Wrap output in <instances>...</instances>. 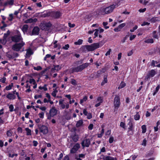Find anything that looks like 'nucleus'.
<instances>
[{
	"instance_id": "obj_1",
	"label": "nucleus",
	"mask_w": 160,
	"mask_h": 160,
	"mask_svg": "<svg viewBox=\"0 0 160 160\" xmlns=\"http://www.w3.org/2000/svg\"><path fill=\"white\" fill-rule=\"evenodd\" d=\"M119 5V2H118L117 4H113L106 8L103 7H101L99 9V13L103 15L109 14L112 12L113 9L116 7H118Z\"/></svg>"
},
{
	"instance_id": "obj_2",
	"label": "nucleus",
	"mask_w": 160,
	"mask_h": 160,
	"mask_svg": "<svg viewBox=\"0 0 160 160\" xmlns=\"http://www.w3.org/2000/svg\"><path fill=\"white\" fill-rule=\"evenodd\" d=\"M99 47V44L98 43H94L90 45H85L82 47L83 50L86 49L88 51H92Z\"/></svg>"
},
{
	"instance_id": "obj_3",
	"label": "nucleus",
	"mask_w": 160,
	"mask_h": 160,
	"mask_svg": "<svg viewBox=\"0 0 160 160\" xmlns=\"http://www.w3.org/2000/svg\"><path fill=\"white\" fill-rule=\"evenodd\" d=\"M113 103L114 106V112L117 113V110L121 104L120 97L119 95L115 96Z\"/></svg>"
},
{
	"instance_id": "obj_4",
	"label": "nucleus",
	"mask_w": 160,
	"mask_h": 160,
	"mask_svg": "<svg viewBox=\"0 0 160 160\" xmlns=\"http://www.w3.org/2000/svg\"><path fill=\"white\" fill-rule=\"evenodd\" d=\"M24 45L25 43L22 41L20 43H16L13 45L12 47V49L15 51L18 52L20 50Z\"/></svg>"
},
{
	"instance_id": "obj_5",
	"label": "nucleus",
	"mask_w": 160,
	"mask_h": 160,
	"mask_svg": "<svg viewBox=\"0 0 160 160\" xmlns=\"http://www.w3.org/2000/svg\"><path fill=\"white\" fill-rule=\"evenodd\" d=\"M22 39L20 33L19 32L18 35H16L12 38V40L13 42H18Z\"/></svg>"
},
{
	"instance_id": "obj_6",
	"label": "nucleus",
	"mask_w": 160,
	"mask_h": 160,
	"mask_svg": "<svg viewBox=\"0 0 160 160\" xmlns=\"http://www.w3.org/2000/svg\"><path fill=\"white\" fill-rule=\"evenodd\" d=\"M90 144V141L89 139H86L83 140L81 142V145L83 148L88 147Z\"/></svg>"
},
{
	"instance_id": "obj_7",
	"label": "nucleus",
	"mask_w": 160,
	"mask_h": 160,
	"mask_svg": "<svg viewBox=\"0 0 160 160\" xmlns=\"http://www.w3.org/2000/svg\"><path fill=\"white\" fill-rule=\"evenodd\" d=\"M80 148V146L79 144L78 143H76L70 150V152L71 153H76Z\"/></svg>"
},
{
	"instance_id": "obj_8",
	"label": "nucleus",
	"mask_w": 160,
	"mask_h": 160,
	"mask_svg": "<svg viewBox=\"0 0 160 160\" xmlns=\"http://www.w3.org/2000/svg\"><path fill=\"white\" fill-rule=\"evenodd\" d=\"M63 100H59V105L60 106V108L61 109H64L65 108L66 109L69 108V105L68 103H67L65 105V103L63 102Z\"/></svg>"
},
{
	"instance_id": "obj_9",
	"label": "nucleus",
	"mask_w": 160,
	"mask_h": 160,
	"mask_svg": "<svg viewBox=\"0 0 160 160\" xmlns=\"http://www.w3.org/2000/svg\"><path fill=\"white\" fill-rule=\"evenodd\" d=\"M129 127L128 128V134L132 135L133 133V125L131 120L128 123Z\"/></svg>"
},
{
	"instance_id": "obj_10",
	"label": "nucleus",
	"mask_w": 160,
	"mask_h": 160,
	"mask_svg": "<svg viewBox=\"0 0 160 160\" xmlns=\"http://www.w3.org/2000/svg\"><path fill=\"white\" fill-rule=\"evenodd\" d=\"M39 129L40 132H42L44 134H46L48 132V128L45 126H42Z\"/></svg>"
},
{
	"instance_id": "obj_11",
	"label": "nucleus",
	"mask_w": 160,
	"mask_h": 160,
	"mask_svg": "<svg viewBox=\"0 0 160 160\" xmlns=\"http://www.w3.org/2000/svg\"><path fill=\"white\" fill-rule=\"evenodd\" d=\"M16 91H13V93L9 92L6 96L7 98L10 100H13L16 98V96L15 95Z\"/></svg>"
},
{
	"instance_id": "obj_12",
	"label": "nucleus",
	"mask_w": 160,
	"mask_h": 160,
	"mask_svg": "<svg viewBox=\"0 0 160 160\" xmlns=\"http://www.w3.org/2000/svg\"><path fill=\"white\" fill-rule=\"evenodd\" d=\"M51 26V24L50 22H45L42 24L41 27L42 29L45 30L48 29V28Z\"/></svg>"
},
{
	"instance_id": "obj_13",
	"label": "nucleus",
	"mask_w": 160,
	"mask_h": 160,
	"mask_svg": "<svg viewBox=\"0 0 160 160\" xmlns=\"http://www.w3.org/2000/svg\"><path fill=\"white\" fill-rule=\"evenodd\" d=\"M26 83L29 82L30 84L33 85V88L35 89L37 87V84L35 80L33 78H30L29 81H27Z\"/></svg>"
},
{
	"instance_id": "obj_14",
	"label": "nucleus",
	"mask_w": 160,
	"mask_h": 160,
	"mask_svg": "<svg viewBox=\"0 0 160 160\" xmlns=\"http://www.w3.org/2000/svg\"><path fill=\"white\" fill-rule=\"evenodd\" d=\"M126 25L125 23H122L119 25L117 27L115 28L114 30L115 32H118L121 31V29Z\"/></svg>"
},
{
	"instance_id": "obj_15",
	"label": "nucleus",
	"mask_w": 160,
	"mask_h": 160,
	"mask_svg": "<svg viewBox=\"0 0 160 160\" xmlns=\"http://www.w3.org/2000/svg\"><path fill=\"white\" fill-rule=\"evenodd\" d=\"M49 112L50 116L53 117L57 114V111L54 108H53L50 110Z\"/></svg>"
},
{
	"instance_id": "obj_16",
	"label": "nucleus",
	"mask_w": 160,
	"mask_h": 160,
	"mask_svg": "<svg viewBox=\"0 0 160 160\" xmlns=\"http://www.w3.org/2000/svg\"><path fill=\"white\" fill-rule=\"evenodd\" d=\"M81 71L79 66L75 68H72L70 70V72L71 73H73L75 72H78Z\"/></svg>"
},
{
	"instance_id": "obj_17",
	"label": "nucleus",
	"mask_w": 160,
	"mask_h": 160,
	"mask_svg": "<svg viewBox=\"0 0 160 160\" xmlns=\"http://www.w3.org/2000/svg\"><path fill=\"white\" fill-rule=\"evenodd\" d=\"M103 160H117L116 158H113L109 156H102Z\"/></svg>"
},
{
	"instance_id": "obj_18",
	"label": "nucleus",
	"mask_w": 160,
	"mask_h": 160,
	"mask_svg": "<svg viewBox=\"0 0 160 160\" xmlns=\"http://www.w3.org/2000/svg\"><path fill=\"white\" fill-rule=\"evenodd\" d=\"M39 28L37 27H36L34 28L32 30V34L33 35H38L39 33Z\"/></svg>"
},
{
	"instance_id": "obj_19",
	"label": "nucleus",
	"mask_w": 160,
	"mask_h": 160,
	"mask_svg": "<svg viewBox=\"0 0 160 160\" xmlns=\"http://www.w3.org/2000/svg\"><path fill=\"white\" fill-rule=\"evenodd\" d=\"M49 14L47 13L46 12H44L43 13L40 12L38 13V16L39 17H45L47 16H49Z\"/></svg>"
},
{
	"instance_id": "obj_20",
	"label": "nucleus",
	"mask_w": 160,
	"mask_h": 160,
	"mask_svg": "<svg viewBox=\"0 0 160 160\" xmlns=\"http://www.w3.org/2000/svg\"><path fill=\"white\" fill-rule=\"evenodd\" d=\"M89 65V63H85L79 66L81 71L83 70L86 68H87Z\"/></svg>"
},
{
	"instance_id": "obj_21",
	"label": "nucleus",
	"mask_w": 160,
	"mask_h": 160,
	"mask_svg": "<svg viewBox=\"0 0 160 160\" xmlns=\"http://www.w3.org/2000/svg\"><path fill=\"white\" fill-rule=\"evenodd\" d=\"M38 19L37 18H34L32 19V18H29L25 21V22L28 23H31L32 22H35L37 21Z\"/></svg>"
},
{
	"instance_id": "obj_22",
	"label": "nucleus",
	"mask_w": 160,
	"mask_h": 160,
	"mask_svg": "<svg viewBox=\"0 0 160 160\" xmlns=\"http://www.w3.org/2000/svg\"><path fill=\"white\" fill-rule=\"evenodd\" d=\"M28 28V26L27 25H25L22 27V30L24 34L27 32Z\"/></svg>"
},
{
	"instance_id": "obj_23",
	"label": "nucleus",
	"mask_w": 160,
	"mask_h": 160,
	"mask_svg": "<svg viewBox=\"0 0 160 160\" xmlns=\"http://www.w3.org/2000/svg\"><path fill=\"white\" fill-rule=\"evenodd\" d=\"M32 54V50L31 49H29L27 50L26 56L27 57H29L30 55Z\"/></svg>"
},
{
	"instance_id": "obj_24",
	"label": "nucleus",
	"mask_w": 160,
	"mask_h": 160,
	"mask_svg": "<svg viewBox=\"0 0 160 160\" xmlns=\"http://www.w3.org/2000/svg\"><path fill=\"white\" fill-rule=\"evenodd\" d=\"M160 88V86L159 85H158L156 87L155 90L154 91L152 94L153 96H155L158 92Z\"/></svg>"
},
{
	"instance_id": "obj_25",
	"label": "nucleus",
	"mask_w": 160,
	"mask_h": 160,
	"mask_svg": "<svg viewBox=\"0 0 160 160\" xmlns=\"http://www.w3.org/2000/svg\"><path fill=\"white\" fill-rule=\"evenodd\" d=\"M134 119L136 120H138L140 118V116L139 114V112H136V114L134 116Z\"/></svg>"
},
{
	"instance_id": "obj_26",
	"label": "nucleus",
	"mask_w": 160,
	"mask_h": 160,
	"mask_svg": "<svg viewBox=\"0 0 160 160\" xmlns=\"http://www.w3.org/2000/svg\"><path fill=\"white\" fill-rule=\"evenodd\" d=\"M155 71L153 70H152L149 72L148 75L151 77H153L155 75Z\"/></svg>"
},
{
	"instance_id": "obj_27",
	"label": "nucleus",
	"mask_w": 160,
	"mask_h": 160,
	"mask_svg": "<svg viewBox=\"0 0 160 160\" xmlns=\"http://www.w3.org/2000/svg\"><path fill=\"white\" fill-rule=\"evenodd\" d=\"M83 123L82 120H80L77 122L76 124V127H79L82 125Z\"/></svg>"
},
{
	"instance_id": "obj_28",
	"label": "nucleus",
	"mask_w": 160,
	"mask_h": 160,
	"mask_svg": "<svg viewBox=\"0 0 160 160\" xmlns=\"http://www.w3.org/2000/svg\"><path fill=\"white\" fill-rule=\"evenodd\" d=\"M13 83H12L10 84L7 86L6 87L5 89L7 91L10 90L12 89V87H13Z\"/></svg>"
},
{
	"instance_id": "obj_29",
	"label": "nucleus",
	"mask_w": 160,
	"mask_h": 160,
	"mask_svg": "<svg viewBox=\"0 0 160 160\" xmlns=\"http://www.w3.org/2000/svg\"><path fill=\"white\" fill-rule=\"evenodd\" d=\"M53 90V91L52 93V95L54 97H55L57 93L58 92V91L57 90V88H54Z\"/></svg>"
},
{
	"instance_id": "obj_30",
	"label": "nucleus",
	"mask_w": 160,
	"mask_h": 160,
	"mask_svg": "<svg viewBox=\"0 0 160 160\" xmlns=\"http://www.w3.org/2000/svg\"><path fill=\"white\" fill-rule=\"evenodd\" d=\"M25 130L26 132L27 135L28 136L31 135V131L28 128H25Z\"/></svg>"
},
{
	"instance_id": "obj_31",
	"label": "nucleus",
	"mask_w": 160,
	"mask_h": 160,
	"mask_svg": "<svg viewBox=\"0 0 160 160\" xmlns=\"http://www.w3.org/2000/svg\"><path fill=\"white\" fill-rule=\"evenodd\" d=\"M108 82L107 78V76H104V80L101 83V85L102 86Z\"/></svg>"
},
{
	"instance_id": "obj_32",
	"label": "nucleus",
	"mask_w": 160,
	"mask_h": 160,
	"mask_svg": "<svg viewBox=\"0 0 160 160\" xmlns=\"http://www.w3.org/2000/svg\"><path fill=\"white\" fill-rule=\"evenodd\" d=\"M126 86V83L124 82H122L118 87V89H120Z\"/></svg>"
},
{
	"instance_id": "obj_33",
	"label": "nucleus",
	"mask_w": 160,
	"mask_h": 160,
	"mask_svg": "<svg viewBox=\"0 0 160 160\" xmlns=\"http://www.w3.org/2000/svg\"><path fill=\"white\" fill-rule=\"evenodd\" d=\"M39 89L40 90L43 89L44 91H46L48 90V88H47V85L46 84H45L43 87H39Z\"/></svg>"
},
{
	"instance_id": "obj_34",
	"label": "nucleus",
	"mask_w": 160,
	"mask_h": 160,
	"mask_svg": "<svg viewBox=\"0 0 160 160\" xmlns=\"http://www.w3.org/2000/svg\"><path fill=\"white\" fill-rule=\"evenodd\" d=\"M7 42V39H5L3 38L2 39H0V44H2V45H4L6 44Z\"/></svg>"
},
{
	"instance_id": "obj_35",
	"label": "nucleus",
	"mask_w": 160,
	"mask_h": 160,
	"mask_svg": "<svg viewBox=\"0 0 160 160\" xmlns=\"http://www.w3.org/2000/svg\"><path fill=\"white\" fill-rule=\"evenodd\" d=\"M83 42V40L81 39L78 40L77 42H75L74 44L75 45H81L82 44Z\"/></svg>"
},
{
	"instance_id": "obj_36",
	"label": "nucleus",
	"mask_w": 160,
	"mask_h": 160,
	"mask_svg": "<svg viewBox=\"0 0 160 160\" xmlns=\"http://www.w3.org/2000/svg\"><path fill=\"white\" fill-rule=\"evenodd\" d=\"M87 97L86 96H84L82 99L80 100V103L81 104H82V103L86 101V100H87Z\"/></svg>"
},
{
	"instance_id": "obj_37",
	"label": "nucleus",
	"mask_w": 160,
	"mask_h": 160,
	"mask_svg": "<svg viewBox=\"0 0 160 160\" xmlns=\"http://www.w3.org/2000/svg\"><path fill=\"white\" fill-rule=\"evenodd\" d=\"M103 102L102 98L101 97H98L97 98V99L96 102H100L102 103Z\"/></svg>"
},
{
	"instance_id": "obj_38",
	"label": "nucleus",
	"mask_w": 160,
	"mask_h": 160,
	"mask_svg": "<svg viewBox=\"0 0 160 160\" xmlns=\"http://www.w3.org/2000/svg\"><path fill=\"white\" fill-rule=\"evenodd\" d=\"M51 57V54H47L45 57L44 58V60L45 61L48 60L49 58H50Z\"/></svg>"
},
{
	"instance_id": "obj_39",
	"label": "nucleus",
	"mask_w": 160,
	"mask_h": 160,
	"mask_svg": "<svg viewBox=\"0 0 160 160\" xmlns=\"http://www.w3.org/2000/svg\"><path fill=\"white\" fill-rule=\"evenodd\" d=\"M44 112H41L39 113L38 114V116L39 118L42 119L44 118Z\"/></svg>"
},
{
	"instance_id": "obj_40",
	"label": "nucleus",
	"mask_w": 160,
	"mask_h": 160,
	"mask_svg": "<svg viewBox=\"0 0 160 160\" xmlns=\"http://www.w3.org/2000/svg\"><path fill=\"white\" fill-rule=\"evenodd\" d=\"M142 133H145L146 131V128L145 125H143L142 126Z\"/></svg>"
},
{
	"instance_id": "obj_41",
	"label": "nucleus",
	"mask_w": 160,
	"mask_h": 160,
	"mask_svg": "<svg viewBox=\"0 0 160 160\" xmlns=\"http://www.w3.org/2000/svg\"><path fill=\"white\" fill-rule=\"evenodd\" d=\"M152 37L158 39V36L157 35V32L155 31H154L152 33Z\"/></svg>"
},
{
	"instance_id": "obj_42",
	"label": "nucleus",
	"mask_w": 160,
	"mask_h": 160,
	"mask_svg": "<svg viewBox=\"0 0 160 160\" xmlns=\"http://www.w3.org/2000/svg\"><path fill=\"white\" fill-rule=\"evenodd\" d=\"M61 15V13L60 12H55V17L56 18H58Z\"/></svg>"
},
{
	"instance_id": "obj_43",
	"label": "nucleus",
	"mask_w": 160,
	"mask_h": 160,
	"mask_svg": "<svg viewBox=\"0 0 160 160\" xmlns=\"http://www.w3.org/2000/svg\"><path fill=\"white\" fill-rule=\"evenodd\" d=\"M145 42L148 43H153V39H149L145 41Z\"/></svg>"
},
{
	"instance_id": "obj_44",
	"label": "nucleus",
	"mask_w": 160,
	"mask_h": 160,
	"mask_svg": "<svg viewBox=\"0 0 160 160\" xmlns=\"http://www.w3.org/2000/svg\"><path fill=\"white\" fill-rule=\"evenodd\" d=\"M13 0H8L7 2V4L12 5L13 4Z\"/></svg>"
},
{
	"instance_id": "obj_45",
	"label": "nucleus",
	"mask_w": 160,
	"mask_h": 160,
	"mask_svg": "<svg viewBox=\"0 0 160 160\" xmlns=\"http://www.w3.org/2000/svg\"><path fill=\"white\" fill-rule=\"evenodd\" d=\"M71 82L73 85H76L77 84L76 81L72 78L71 79Z\"/></svg>"
},
{
	"instance_id": "obj_46",
	"label": "nucleus",
	"mask_w": 160,
	"mask_h": 160,
	"mask_svg": "<svg viewBox=\"0 0 160 160\" xmlns=\"http://www.w3.org/2000/svg\"><path fill=\"white\" fill-rule=\"evenodd\" d=\"M78 139V137L77 136H75L72 138V140L74 142H77Z\"/></svg>"
},
{
	"instance_id": "obj_47",
	"label": "nucleus",
	"mask_w": 160,
	"mask_h": 160,
	"mask_svg": "<svg viewBox=\"0 0 160 160\" xmlns=\"http://www.w3.org/2000/svg\"><path fill=\"white\" fill-rule=\"evenodd\" d=\"M138 157V155L133 154L130 156V157L132 158V159L133 160H135Z\"/></svg>"
},
{
	"instance_id": "obj_48",
	"label": "nucleus",
	"mask_w": 160,
	"mask_h": 160,
	"mask_svg": "<svg viewBox=\"0 0 160 160\" xmlns=\"http://www.w3.org/2000/svg\"><path fill=\"white\" fill-rule=\"evenodd\" d=\"M33 69L37 71H39L42 69V67L40 66H38L37 67H34Z\"/></svg>"
},
{
	"instance_id": "obj_49",
	"label": "nucleus",
	"mask_w": 160,
	"mask_h": 160,
	"mask_svg": "<svg viewBox=\"0 0 160 160\" xmlns=\"http://www.w3.org/2000/svg\"><path fill=\"white\" fill-rule=\"evenodd\" d=\"M6 78L5 77H3L0 79V82L2 83H5L6 81Z\"/></svg>"
},
{
	"instance_id": "obj_50",
	"label": "nucleus",
	"mask_w": 160,
	"mask_h": 160,
	"mask_svg": "<svg viewBox=\"0 0 160 160\" xmlns=\"http://www.w3.org/2000/svg\"><path fill=\"white\" fill-rule=\"evenodd\" d=\"M95 32L94 33V38H96V37H97L98 36V32L99 30L98 29H95Z\"/></svg>"
},
{
	"instance_id": "obj_51",
	"label": "nucleus",
	"mask_w": 160,
	"mask_h": 160,
	"mask_svg": "<svg viewBox=\"0 0 160 160\" xmlns=\"http://www.w3.org/2000/svg\"><path fill=\"white\" fill-rule=\"evenodd\" d=\"M9 111L12 112L13 111L14 107L12 104H10L9 107Z\"/></svg>"
},
{
	"instance_id": "obj_52",
	"label": "nucleus",
	"mask_w": 160,
	"mask_h": 160,
	"mask_svg": "<svg viewBox=\"0 0 160 160\" xmlns=\"http://www.w3.org/2000/svg\"><path fill=\"white\" fill-rule=\"evenodd\" d=\"M9 34V31H8L7 32V33H5L4 34L3 38L4 39H6L7 38V37H8V36Z\"/></svg>"
},
{
	"instance_id": "obj_53",
	"label": "nucleus",
	"mask_w": 160,
	"mask_h": 160,
	"mask_svg": "<svg viewBox=\"0 0 160 160\" xmlns=\"http://www.w3.org/2000/svg\"><path fill=\"white\" fill-rule=\"evenodd\" d=\"M120 126L123 128H125V123L123 122H121L120 124Z\"/></svg>"
},
{
	"instance_id": "obj_54",
	"label": "nucleus",
	"mask_w": 160,
	"mask_h": 160,
	"mask_svg": "<svg viewBox=\"0 0 160 160\" xmlns=\"http://www.w3.org/2000/svg\"><path fill=\"white\" fill-rule=\"evenodd\" d=\"M69 47V46L68 44H66L63 46L62 48L65 50H67Z\"/></svg>"
},
{
	"instance_id": "obj_55",
	"label": "nucleus",
	"mask_w": 160,
	"mask_h": 160,
	"mask_svg": "<svg viewBox=\"0 0 160 160\" xmlns=\"http://www.w3.org/2000/svg\"><path fill=\"white\" fill-rule=\"evenodd\" d=\"M136 37V35H131L130 37V40L131 41L132 40L134 39Z\"/></svg>"
},
{
	"instance_id": "obj_56",
	"label": "nucleus",
	"mask_w": 160,
	"mask_h": 160,
	"mask_svg": "<svg viewBox=\"0 0 160 160\" xmlns=\"http://www.w3.org/2000/svg\"><path fill=\"white\" fill-rule=\"evenodd\" d=\"M86 116H87V118L88 119H90L92 118V115L90 113H88Z\"/></svg>"
},
{
	"instance_id": "obj_57",
	"label": "nucleus",
	"mask_w": 160,
	"mask_h": 160,
	"mask_svg": "<svg viewBox=\"0 0 160 160\" xmlns=\"http://www.w3.org/2000/svg\"><path fill=\"white\" fill-rule=\"evenodd\" d=\"M107 24H108V22H103V26H104V28L106 29H107L109 28V27L107 26Z\"/></svg>"
},
{
	"instance_id": "obj_58",
	"label": "nucleus",
	"mask_w": 160,
	"mask_h": 160,
	"mask_svg": "<svg viewBox=\"0 0 160 160\" xmlns=\"http://www.w3.org/2000/svg\"><path fill=\"white\" fill-rule=\"evenodd\" d=\"M146 140L145 139H144L143 140L142 142V145L144 146H146Z\"/></svg>"
},
{
	"instance_id": "obj_59",
	"label": "nucleus",
	"mask_w": 160,
	"mask_h": 160,
	"mask_svg": "<svg viewBox=\"0 0 160 160\" xmlns=\"http://www.w3.org/2000/svg\"><path fill=\"white\" fill-rule=\"evenodd\" d=\"M34 97L35 99H37L38 98H41L42 95H36L34 96Z\"/></svg>"
},
{
	"instance_id": "obj_60",
	"label": "nucleus",
	"mask_w": 160,
	"mask_h": 160,
	"mask_svg": "<svg viewBox=\"0 0 160 160\" xmlns=\"http://www.w3.org/2000/svg\"><path fill=\"white\" fill-rule=\"evenodd\" d=\"M7 135L8 136L10 137L12 135V133L10 131H8L7 132Z\"/></svg>"
},
{
	"instance_id": "obj_61",
	"label": "nucleus",
	"mask_w": 160,
	"mask_h": 160,
	"mask_svg": "<svg viewBox=\"0 0 160 160\" xmlns=\"http://www.w3.org/2000/svg\"><path fill=\"white\" fill-rule=\"evenodd\" d=\"M158 20V18L157 17L153 18H152L151 20V21L153 22H155Z\"/></svg>"
},
{
	"instance_id": "obj_62",
	"label": "nucleus",
	"mask_w": 160,
	"mask_h": 160,
	"mask_svg": "<svg viewBox=\"0 0 160 160\" xmlns=\"http://www.w3.org/2000/svg\"><path fill=\"white\" fill-rule=\"evenodd\" d=\"M150 23H148L147 22H144L142 24H141V26H145V25H149V24Z\"/></svg>"
},
{
	"instance_id": "obj_63",
	"label": "nucleus",
	"mask_w": 160,
	"mask_h": 160,
	"mask_svg": "<svg viewBox=\"0 0 160 160\" xmlns=\"http://www.w3.org/2000/svg\"><path fill=\"white\" fill-rule=\"evenodd\" d=\"M138 26L137 25L135 26L132 29H131L130 31L131 32H133L135 30L137 29Z\"/></svg>"
},
{
	"instance_id": "obj_64",
	"label": "nucleus",
	"mask_w": 160,
	"mask_h": 160,
	"mask_svg": "<svg viewBox=\"0 0 160 160\" xmlns=\"http://www.w3.org/2000/svg\"><path fill=\"white\" fill-rule=\"evenodd\" d=\"M39 108L41 110L43 111H45L46 109V108L45 107H41Z\"/></svg>"
}]
</instances>
